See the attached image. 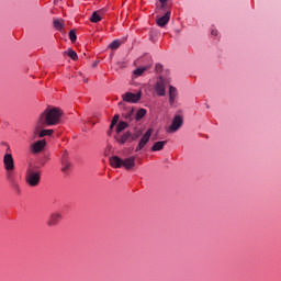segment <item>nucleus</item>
<instances>
[{
    "instance_id": "1",
    "label": "nucleus",
    "mask_w": 281,
    "mask_h": 281,
    "mask_svg": "<svg viewBox=\"0 0 281 281\" xmlns=\"http://www.w3.org/2000/svg\"><path fill=\"white\" fill-rule=\"evenodd\" d=\"M61 115L63 111L58 108L45 109L37 120L35 133H38V131L45 126H56L57 124H60Z\"/></svg>"
},
{
    "instance_id": "2",
    "label": "nucleus",
    "mask_w": 281,
    "mask_h": 281,
    "mask_svg": "<svg viewBox=\"0 0 281 281\" xmlns=\"http://www.w3.org/2000/svg\"><path fill=\"white\" fill-rule=\"evenodd\" d=\"M42 171L38 170L37 166L29 167L25 172V182L30 188H36L41 184Z\"/></svg>"
},
{
    "instance_id": "3",
    "label": "nucleus",
    "mask_w": 281,
    "mask_h": 281,
    "mask_svg": "<svg viewBox=\"0 0 281 281\" xmlns=\"http://www.w3.org/2000/svg\"><path fill=\"white\" fill-rule=\"evenodd\" d=\"M110 165L112 168H125V170H133L135 168V157H130L126 159H122L117 156H113L110 158Z\"/></svg>"
},
{
    "instance_id": "4",
    "label": "nucleus",
    "mask_w": 281,
    "mask_h": 281,
    "mask_svg": "<svg viewBox=\"0 0 281 281\" xmlns=\"http://www.w3.org/2000/svg\"><path fill=\"white\" fill-rule=\"evenodd\" d=\"M181 126H183V117H181V115H176L171 125L168 127L167 133H177Z\"/></svg>"
},
{
    "instance_id": "5",
    "label": "nucleus",
    "mask_w": 281,
    "mask_h": 281,
    "mask_svg": "<svg viewBox=\"0 0 281 281\" xmlns=\"http://www.w3.org/2000/svg\"><path fill=\"white\" fill-rule=\"evenodd\" d=\"M122 99L124 102H130L132 104H135L142 100V92L133 93V92H126L122 94Z\"/></svg>"
},
{
    "instance_id": "6",
    "label": "nucleus",
    "mask_w": 281,
    "mask_h": 281,
    "mask_svg": "<svg viewBox=\"0 0 281 281\" xmlns=\"http://www.w3.org/2000/svg\"><path fill=\"white\" fill-rule=\"evenodd\" d=\"M46 146H47V140L45 139L36 140L31 145V153L33 155H38V153H42V150H44Z\"/></svg>"
},
{
    "instance_id": "7",
    "label": "nucleus",
    "mask_w": 281,
    "mask_h": 281,
    "mask_svg": "<svg viewBox=\"0 0 281 281\" xmlns=\"http://www.w3.org/2000/svg\"><path fill=\"white\" fill-rule=\"evenodd\" d=\"M61 218H63V213H60V212L52 213L48 217L47 226L56 227V225H58V223H60Z\"/></svg>"
},
{
    "instance_id": "8",
    "label": "nucleus",
    "mask_w": 281,
    "mask_h": 281,
    "mask_svg": "<svg viewBox=\"0 0 281 281\" xmlns=\"http://www.w3.org/2000/svg\"><path fill=\"white\" fill-rule=\"evenodd\" d=\"M151 135H153V128L147 130L146 133L140 138L138 146L136 147V153H138V150H142V148H144V146H146V144L150 142Z\"/></svg>"
},
{
    "instance_id": "9",
    "label": "nucleus",
    "mask_w": 281,
    "mask_h": 281,
    "mask_svg": "<svg viewBox=\"0 0 281 281\" xmlns=\"http://www.w3.org/2000/svg\"><path fill=\"white\" fill-rule=\"evenodd\" d=\"M3 164L7 172H12L14 170V157H12V154L4 155Z\"/></svg>"
},
{
    "instance_id": "10",
    "label": "nucleus",
    "mask_w": 281,
    "mask_h": 281,
    "mask_svg": "<svg viewBox=\"0 0 281 281\" xmlns=\"http://www.w3.org/2000/svg\"><path fill=\"white\" fill-rule=\"evenodd\" d=\"M155 91L157 95H160V97L166 95V85L164 83V77H160L159 80L156 82Z\"/></svg>"
},
{
    "instance_id": "11",
    "label": "nucleus",
    "mask_w": 281,
    "mask_h": 281,
    "mask_svg": "<svg viewBox=\"0 0 281 281\" xmlns=\"http://www.w3.org/2000/svg\"><path fill=\"white\" fill-rule=\"evenodd\" d=\"M170 11H167L162 16L158 18L156 23L158 27H166L168 23L170 22Z\"/></svg>"
},
{
    "instance_id": "12",
    "label": "nucleus",
    "mask_w": 281,
    "mask_h": 281,
    "mask_svg": "<svg viewBox=\"0 0 281 281\" xmlns=\"http://www.w3.org/2000/svg\"><path fill=\"white\" fill-rule=\"evenodd\" d=\"M102 16H104V9L94 11L90 16V21L91 23H100V21H102Z\"/></svg>"
},
{
    "instance_id": "13",
    "label": "nucleus",
    "mask_w": 281,
    "mask_h": 281,
    "mask_svg": "<svg viewBox=\"0 0 281 281\" xmlns=\"http://www.w3.org/2000/svg\"><path fill=\"white\" fill-rule=\"evenodd\" d=\"M175 100H177V88L173 86L169 87V103L171 106H175Z\"/></svg>"
},
{
    "instance_id": "14",
    "label": "nucleus",
    "mask_w": 281,
    "mask_h": 281,
    "mask_svg": "<svg viewBox=\"0 0 281 281\" xmlns=\"http://www.w3.org/2000/svg\"><path fill=\"white\" fill-rule=\"evenodd\" d=\"M166 144H168V140H159V142H156L153 147H151V150L153 153H157L159 150H164V146H166Z\"/></svg>"
},
{
    "instance_id": "15",
    "label": "nucleus",
    "mask_w": 281,
    "mask_h": 281,
    "mask_svg": "<svg viewBox=\"0 0 281 281\" xmlns=\"http://www.w3.org/2000/svg\"><path fill=\"white\" fill-rule=\"evenodd\" d=\"M124 40H114L109 44V49H120V47L123 45Z\"/></svg>"
},
{
    "instance_id": "16",
    "label": "nucleus",
    "mask_w": 281,
    "mask_h": 281,
    "mask_svg": "<svg viewBox=\"0 0 281 281\" xmlns=\"http://www.w3.org/2000/svg\"><path fill=\"white\" fill-rule=\"evenodd\" d=\"M131 136H132V133L126 132L125 134L120 136V138H116V142H119V144H126V142H128V139H131Z\"/></svg>"
},
{
    "instance_id": "17",
    "label": "nucleus",
    "mask_w": 281,
    "mask_h": 281,
    "mask_svg": "<svg viewBox=\"0 0 281 281\" xmlns=\"http://www.w3.org/2000/svg\"><path fill=\"white\" fill-rule=\"evenodd\" d=\"M65 21L63 19H57V20H54L53 22V25L55 27V30H63V25H64Z\"/></svg>"
},
{
    "instance_id": "18",
    "label": "nucleus",
    "mask_w": 281,
    "mask_h": 281,
    "mask_svg": "<svg viewBox=\"0 0 281 281\" xmlns=\"http://www.w3.org/2000/svg\"><path fill=\"white\" fill-rule=\"evenodd\" d=\"M50 135H54V130H42L38 133V137H50Z\"/></svg>"
},
{
    "instance_id": "19",
    "label": "nucleus",
    "mask_w": 281,
    "mask_h": 281,
    "mask_svg": "<svg viewBox=\"0 0 281 281\" xmlns=\"http://www.w3.org/2000/svg\"><path fill=\"white\" fill-rule=\"evenodd\" d=\"M135 117H136L137 122H139V120H143V117H146V109H139L136 112Z\"/></svg>"
},
{
    "instance_id": "20",
    "label": "nucleus",
    "mask_w": 281,
    "mask_h": 281,
    "mask_svg": "<svg viewBox=\"0 0 281 281\" xmlns=\"http://www.w3.org/2000/svg\"><path fill=\"white\" fill-rule=\"evenodd\" d=\"M125 128H128V123L121 121L116 126V133H122Z\"/></svg>"
},
{
    "instance_id": "21",
    "label": "nucleus",
    "mask_w": 281,
    "mask_h": 281,
    "mask_svg": "<svg viewBox=\"0 0 281 281\" xmlns=\"http://www.w3.org/2000/svg\"><path fill=\"white\" fill-rule=\"evenodd\" d=\"M71 60H76L78 58V54L72 48H68V50L65 53Z\"/></svg>"
},
{
    "instance_id": "22",
    "label": "nucleus",
    "mask_w": 281,
    "mask_h": 281,
    "mask_svg": "<svg viewBox=\"0 0 281 281\" xmlns=\"http://www.w3.org/2000/svg\"><path fill=\"white\" fill-rule=\"evenodd\" d=\"M120 122V114H115L112 119L111 125H110V131H113L115 125Z\"/></svg>"
},
{
    "instance_id": "23",
    "label": "nucleus",
    "mask_w": 281,
    "mask_h": 281,
    "mask_svg": "<svg viewBox=\"0 0 281 281\" xmlns=\"http://www.w3.org/2000/svg\"><path fill=\"white\" fill-rule=\"evenodd\" d=\"M61 165H63V168H61L63 172H67V170H69V167L71 166V164H69L67 159H63Z\"/></svg>"
},
{
    "instance_id": "24",
    "label": "nucleus",
    "mask_w": 281,
    "mask_h": 281,
    "mask_svg": "<svg viewBox=\"0 0 281 281\" xmlns=\"http://www.w3.org/2000/svg\"><path fill=\"white\" fill-rule=\"evenodd\" d=\"M11 188L18 192V194L21 192V187L19 186V182L15 180L13 182H10Z\"/></svg>"
},
{
    "instance_id": "25",
    "label": "nucleus",
    "mask_w": 281,
    "mask_h": 281,
    "mask_svg": "<svg viewBox=\"0 0 281 281\" xmlns=\"http://www.w3.org/2000/svg\"><path fill=\"white\" fill-rule=\"evenodd\" d=\"M78 36L76 35V31L71 30L69 32V40L71 41V43H76Z\"/></svg>"
},
{
    "instance_id": "26",
    "label": "nucleus",
    "mask_w": 281,
    "mask_h": 281,
    "mask_svg": "<svg viewBox=\"0 0 281 281\" xmlns=\"http://www.w3.org/2000/svg\"><path fill=\"white\" fill-rule=\"evenodd\" d=\"M142 137V131H136L134 134H132L131 139L132 142H135V139H139Z\"/></svg>"
},
{
    "instance_id": "27",
    "label": "nucleus",
    "mask_w": 281,
    "mask_h": 281,
    "mask_svg": "<svg viewBox=\"0 0 281 281\" xmlns=\"http://www.w3.org/2000/svg\"><path fill=\"white\" fill-rule=\"evenodd\" d=\"M7 180L9 181V183L16 181V179L14 178V175H12V171L7 172Z\"/></svg>"
},
{
    "instance_id": "28",
    "label": "nucleus",
    "mask_w": 281,
    "mask_h": 281,
    "mask_svg": "<svg viewBox=\"0 0 281 281\" xmlns=\"http://www.w3.org/2000/svg\"><path fill=\"white\" fill-rule=\"evenodd\" d=\"M146 69H148L147 67H143V68H137L134 70V76H142V74H144V71H146Z\"/></svg>"
},
{
    "instance_id": "29",
    "label": "nucleus",
    "mask_w": 281,
    "mask_h": 281,
    "mask_svg": "<svg viewBox=\"0 0 281 281\" xmlns=\"http://www.w3.org/2000/svg\"><path fill=\"white\" fill-rule=\"evenodd\" d=\"M135 115L134 110H130L127 114L124 115L125 120H133V116Z\"/></svg>"
},
{
    "instance_id": "30",
    "label": "nucleus",
    "mask_w": 281,
    "mask_h": 281,
    "mask_svg": "<svg viewBox=\"0 0 281 281\" xmlns=\"http://www.w3.org/2000/svg\"><path fill=\"white\" fill-rule=\"evenodd\" d=\"M155 69H156L157 72H159L164 69V66H161L160 64H157Z\"/></svg>"
},
{
    "instance_id": "31",
    "label": "nucleus",
    "mask_w": 281,
    "mask_h": 281,
    "mask_svg": "<svg viewBox=\"0 0 281 281\" xmlns=\"http://www.w3.org/2000/svg\"><path fill=\"white\" fill-rule=\"evenodd\" d=\"M67 157H68V154H67V150H65L61 156V161H63V159H66V161H67Z\"/></svg>"
},
{
    "instance_id": "32",
    "label": "nucleus",
    "mask_w": 281,
    "mask_h": 281,
    "mask_svg": "<svg viewBox=\"0 0 281 281\" xmlns=\"http://www.w3.org/2000/svg\"><path fill=\"white\" fill-rule=\"evenodd\" d=\"M211 34H212L213 36H218V31H212Z\"/></svg>"
},
{
    "instance_id": "33",
    "label": "nucleus",
    "mask_w": 281,
    "mask_h": 281,
    "mask_svg": "<svg viewBox=\"0 0 281 281\" xmlns=\"http://www.w3.org/2000/svg\"><path fill=\"white\" fill-rule=\"evenodd\" d=\"M168 2H160V8H162V10H164V8H166V4H167Z\"/></svg>"
},
{
    "instance_id": "34",
    "label": "nucleus",
    "mask_w": 281,
    "mask_h": 281,
    "mask_svg": "<svg viewBox=\"0 0 281 281\" xmlns=\"http://www.w3.org/2000/svg\"><path fill=\"white\" fill-rule=\"evenodd\" d=\"M160 3H168V0H158Z\"/></svg>"
},
{
    "instance_id": "35",
    "label": "nucleus",
    "mask_w": 281,
    "mask_h": 281,
    "mask_svg": "<svg viewBox=\"0 0 281 281\" xmlns=\"http://www.w3.org/2000/svg\"><path fill=\"white\" fill-rule=\"evenodd\" d=\"M83 82H89V80L88 79H83Z\"/></svg>"
},
{
    "instance_id": "36",
    "label": "nucleus",
    "mask_w": 281,
    "mask_h": 281,
    "mask_svg": "<svg viewBox=\"0 0 281 281\" xmlns=\"http://www.w3.org/2000/svg\"><path fill=\"white\" fill-rule=\"evenodd\" d=\"M108 135H111V132H109Z\"/></svg>"
}]
</instances>
